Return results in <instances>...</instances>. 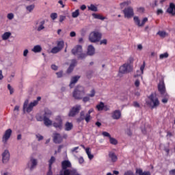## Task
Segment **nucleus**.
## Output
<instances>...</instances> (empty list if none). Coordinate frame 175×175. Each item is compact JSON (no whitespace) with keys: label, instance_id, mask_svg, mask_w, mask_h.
Listing matches in <instances>:
<instances>
[{"label":"nucleus","instance_id":"nucleus-1","mask_svg":"<svg viewBox=\"0 0 175 175\" xmlns=\"http://www.w3.org/2000/svg\"><path fill=\"white\" fill-rule=\"evenodd\" d=\"M131 72H132V60L130 59L120 67L118 76L122 77V75H128Z\"/></svg>","mask_w":175,"mask_h":175},{"label":"nucleus","instance_id":"nucleus-2","mask_svg":"<svg viewBox=\"0 0 175 175\" xmlns=\"http://www.w3.org/2000/svg\"><path fill=\"white\" fill-rule=\"evenodd\" d=\"M149 100L146 102L148 106L150 107V109H157L158 106H159L160 103H159V99L157 96L156 94L152 93L149 96H148Z\"/></svg>","mask_w":175,"mask_h":175},{"label":"nucleus","instance_id":"nucleus-3","mask_svg":"<svg viewBox=\"0 0 175 175\" xmlns=\"http://www.w3.org/2000/svg\"><path fill=\"white\" fill-rule=\"evenodd\" d=\"M129 2H124L120 3V8L123 10L125 18H132V7L129 6Z\"/></svg>","mask_w":175,"mask_h":175},{"label":"nucleus","instance_id":"nucleus-4","mask_svg":"<svg viewBox=\"0 0 175 175\" xmlns=\"http://www.w3.org/2000/svg\"><path fill=\"white\" fill-rule=\"evenodd\" d=\"M72 54L77 55L78 59H84L87 57V53H83V46L81 45H77L72 50Z\"/></svg>","mask_w":175,"mask_h":175},{"label":"nucleus","instance_id":"nucleus-5","mask_svg":"<svg viewBox=\"0 0 175 175\" xmlns=\"http://www.w3.org/2000/svg\"><path fill=\"white\" fill-rule=\"evenodd\" d=\"M38 105V101L34 100L29 103V100L27 99L25 100L23 104V113H31L33 109V107Z\"/></svg>","mask_w":175,"mask_h":175},{"label":"nucleus","instance_id":"nucleus-6","mask_svg":"<svg viewBox=\"0 0 175 175\" xmlns=\"http://www.w3.org/2000/svg\"><path fill=\"white\" fill-rule=\"evenodd\" d=\"M72 95L75 99H83V96L85 95V90H84V87L77 86L75 88Z\"/></svg>","mask_w":175,"mask_h":175},{"label":"nucleus","instance_id":"nucleus-7","mask_svg":"<svg viewBox=\"0 0 175 175\" xmlns=\"http://www.w3.org/2000/svg\"><path fill=\"white\" fill-rule=\"evenodd\" d=\"M102 39V33L98 31H93L89 36V40L92 43H96V42H99Z\"/></svg>","mask_w":175,"mask_h":175},{"label":"nucleus","instance_id":"nucleus-8","mask_svg":"<svg viewBox=\"0 0 175 175\" xmlns=\"http://www.w3.org/2000/svg\"><path fill=\"white\" fill-rule=\"evenodd\" d=\"M63 120L61 116H56L54 122H53V126L56 128V129H62Z\"/></svg>","mask_w":175,"mask_h":175},{"label":"nucleus","instance_id":"nucleus-9","mask_svg":"<svg viewBox=\"0 0 175 175\" xmlns=\"http://www.w3.org/2000/svg\"><path fill=\"white\" fill-rule=\"evenodd\" d=\"M36 166H38V159L33 157L30 158L27 163V169L32 172L33 169H36Z\"/></svg>","mask_w":175,"mask_h":175},{"label":"nucleus","instance_id":"nucleus-10","mask_svg":"<svg viewBox=\"0 0 175 175\" xmlns=\"http://www.w3.org/2000/svg\"><path fill=\"white\" fill-rule=\"evenodd\" d=\"M62 49H64V41H59L57 42V46L53 47L51 49V53H52V54H57V53H59Z\"/></svg>","mask_w":175,"mask_h":175},{"label":"nucleus","instance_id":"nucleus-11","mask_svg":"<svg viewBox=\"0 0 175 175\" xmlns=\"http://www.w3.org/2000/svg\"><path fill=\"white\" fill-rule=\"evenodd\" d=\"M12 129H8L5 131L2 137V142L4 143V144H6V143H8V140L10 139V137L12 136Z\"/></svg>","mask_w":175,"mask_h":175},{"label":"nucleus","instance_id":"nucleus-12","mask_svg":"<svg viewBox=\"0 0 175 175\" xmlns=\"http://www.w3.org/2000/svg\"><path fill=\"white\" fill-rule=\"evenodd\" d=\"M3 163H8L10 159V152L9 150H5L1 154Z\"/></svg>","mask_w":175,"mask_h":175},{"label":"nucleus","instance_id":"nucleus-13","mask_svg":"<svg viewBox=\"0 0 175 175\" xmlns=\"http://www.w3.org/2000/svg\"><path fill=\"white\" fill-rule=\"evenodd\" d=\"M81 110V105H76L74 107L72 108V109L70 111V113L68 114L69 117H75L79 111Z\"/></svg>","mask_w":175,"mask_h":175},{"label":"nucleus","instance_id":"nucleus-14","mask_svg":"<svg viewBox=\"0 0 175 175\" xmlns=\"http://www.w3.org/2000/svg\"><path fill=\"white\" fill-rule=\"evenodd\" d=\"M158 90L161 95H165L166 93V87L165 86V82L161 81L158 84Z\"/></svg>","mask_w":175,"mask_h":175},{"label":"nucleus","instance_id":"nucleus-15","mask_svg":"<svg viewBox=\"0 0 175 175\" xmlns=\"http://www.w3.org/2000/svg\"><path fill=\"white\" fill-rule=\"evenodd\" d=\"M133 20L135 24L138 25V27H143V25H144V24H146L148 21V18H144L142 23H140V19H139V17L137 16H134Z\"/></svg>","mask_w":175,"mask_h":175},{"label":"nucleus","instance_id":"nucleus-16","mask_svg":"<svg viewBox=\"0 0 175 175\" xmlns=\"http://www.w3.org/2000/svg\"><path fill=\"white\" fill-rule=\"evenodd\" d=\"M69 167H72V163L69 160H64L62 162V170H68Z\"/></svg>","mask_w":175,"mask_h":175},{"label":"nucleus","instance_id":"nucleus-17","mask_svg":"<svg viewBox=\"0 0 175 175\" xmlns=\"http://www.w3.org/2000/svg\"><path fill=\"white\" fill-rule=\"evenodd\" d=\"M53 142L56 144H59V143L62 142V137L59 133H55L53 134Z\"/></svg>","mask_w":175,"mask_h":175},{"label":"nucleus","instance_id":"nucleus-18","mask_svg":"<svg viewBox=\"0 0 175 175\" xmlns=\"http://www.w3.org/2000/svg\"><path fill=\"white\" fill-rule=\"evenodd\" d=\"M167 13L172 14V16H175V5L173 3L170 4L169 8L167 9Z\"/></svg>","mask_w":175,"mask_h":175},{"label":"nucleus","instance_id":"nucleus-19","mask_svg":"<svg viewBox=\"0 0 175 175\" xmlns=\"http://www.w3.org/2000/svg\"><path fill=\"white\" fill-rule=\"evenodd\" d=\"M111 118L113 120H120L121 118V111L115 110L111 114Z\"/></svg>","mask_w":175,"mask_h":175},{"label":"nucleus","instance_id":"nucleus-20","mask_svg":"<svg viewBox=\"0 0 175 175\" xmlns=\"http://www.w3.org/2000/svg\"><path fill=\"white\" fill-rule=\"evenodd\" d=\"M76 65H77V60L72 59L71 64H70L68 69L67 70L68 73H71L72 72L73 69H75V66H76Z\"/></svg>","mask_w":175,"mask_h":175},{"label":"nucleus","instance_id":"nucleus-21","mask_svg":"<svg viewBox=\"0 0 175 175\" xmlns=\"http://www.w3.org/2000/svg\"><path fill=\"white\" fill-rule=\"evenodd\" d=\"M45 23L46 21H44V20H42L37 23V25H38L37 27V31H38V32H40V31H42V29H44Z\"/></svg>","mask_w":175,"mask_h":175},{"label":"nucleus","instance_id":"nucleus-22","mask_svg":"<svg viewBox=\"0 0 175 175\" xmlns=\"http://www.w3.org/2000/svg\"><path fill=\"white\" fill-rule=\"evenodd\" d=\"M95 54V48L92 45H89L88 47V52L86 55L92 56Z\"/></svg>","mask_w":175,"mask_h":175},{"label":"nucleus","instance_id":"nucleus-23","mask_svg":"<svg viewBox=\"0 0 175 175\" xmlns=\"http://www.w3.org/2000/svg\"><path fill=\"white\" fill-rule=\"evenodd\" d=\"M43 121L45 126H51L53 125V121L46 116H44Z\"/></svg>","mask_w":175,"mask_h":175},{"label":"nucleus","instance_id":"nucleus-24","mask_svg":"<svg viewBox=\"0 0 175 175\" xmlns=\"http://www.w3.org/2000/svg\"><path fill=\"white\" fill-rule=\"evenodd\" d=\"M79 79H80V77H79V76H75L71 79V81L70 83V88H73L75 84H76V83H77V81H79Z\"/></svg>","mask_w":175,"mask_h":175},{"label":"nucleus","instance_id":"nucleus-25","mask_svg":"<svg viewBox=\"0 0 175 175\" xmlns=\"http://www.w3.org/2000/svg\"><path fill=\"white\" fill-rule=\"evenodd\" d=\"M136 173L138 175H151V172H150V171L143 172V170L140 168L136 170Z\"/></svg>","mask_w":175,"mask_h":175},{"label":"nucleus","instance_id":"nucleus-26","mask_svg":"<svg viewBox=\"0 0 175 175\" xmlns=\"http://www.w3.org/2000/svg\"><path fill=\"white\" fill-rule=\"evenodd\" d=\"M109 157L111 162H117V161L118 159L116 153H114L113 152H109Z\"/></svg>","mask_w":175,"mask_h":175},{"label":"nucleus","instance_id":"nucleus-27","mask_svg":"<svg viewBox=\"0 0 175 175\" xmlns=\"http://www.w3.org/2000/svg\"><path fill=\"white\" fill-rule=\"evenodd\" d=\"M64 126H65V131H72V129H73V124L69 122H66Z\"/></svg>","mask_w":175,"mask_h":175},{"label":"nucleus","instance_id":"nucleus-28","mask_svg":"<svg viewBox=\"0 0 175 175\" xmlns=\"http://www.w3.org/2000/svg\"><path fill=\"white\" fill-rule=\"evenodd\" d=\"M10 36H12V33L10 32H5L2 36V40H8V39H9L10 38Z\"/></svg>","mask_w":175,"mask_h":175},{"label":"nucleus","instance_id":"nucleus-29","mask_svg":"<svg viewBox=\"0 0 175 175\" xmlns=\"http://www.w3.org/2000/svg\"><path fill=\"white\" fill-rule=\"evenodd\" d=\"M31 51H33V53H40V51H42V46H40V45H36L31 49Z\"/></svg>","mask_w":175,"mask_h":175},{"label":"nucleus","instance_id":"nucleus-30","mask_svg":"<svg viewBox=\"0 0 175 175\" xmlns=\"http://www.w3.org/2000/svg\"><path fill=\"white\" fill-rule=\"evenodd\" d=\"M88 10H91L92 12H98V7L95 6L94 4H91L88 6Z\"/></svg>","mask_w":175,"mask_h":175},{"label":"nucleus","instance_id":"nucleus-31","mask_svg":"<svg viewBox=\"0 0 175 175\" xmlns=\"http://www.w3.org/2000/svg\"><path fill=\"white\" fill-rule=\"evenodd\" d=\"M33 9H35L34 4H31L26 7V10L29 12V13H31V12L33 11Z\"/></svg>","mask_w":175,"mask_h":175},{"label":"nucleus","instance_id":"nucleus-32","mask_svg":"<svg viewBox=\"0 0 175 175\" xmlns=\"http://www.w3.org/2000/svg\"><path fill=\"white\" fill-rule=\"evenodd\" d=\"M54 162H55V157H51V159H49V169H52V165L53 163H54Z\"/></svg>","mask_w":175,"mask_h":175},{"label":"nucleus","instance_id":"nucleus-33","mask_svg":"<svg viewBox=\"0 0 175 175\" xmlns=\"http://www.w3.org/2000/svg\"><path fill=\"white\" fill-rule=\"evenodd\" d=\"M52 114L53 113L51 112V111H50V109H45L44 117H46L47 118H49V117H51Z\"/></svg>","mask_w":175,"mask_h":175},{"label":"nucleus","instance_id":"nucleus-34","mask_svg":"<svg viewBox=\"0 0 175 175\" xmlns=\"http://www.w3.org/2000/svg\"><path fill=\"white\" fill-rule=\"evenodd\" d=\"M80 16V10H76L75 12L72 13V17L73 18H77V16Z\"/></svg>","mask_w":175,"mask_h":175},{"label":"nucleus","instance_id":"nucleus-35","mask_svg":"<svg viewBox=\"0 0 175 175\" xmlns=\"http://www.w3.org/2000/svg\"><path fill=\"white\" fill-rule=\"evenodd\" d=\"M104 106H105V103L101 102L100 103V104L97 105L96 107L97 110H98V111H102V110H103Z\"/></svg>","mask_w":175,"mask_h":175},{"label":"nucleus","instance_id":"nucleus-36","mask_svg":"<svg viewBox=\"0 0 175 175\" xmlns=\"http://www.w3.org/2000/svg\"><path fill=\"white\" fill-rule=\"evenodd\" d=\"M125 133L128 135V136H131L132 135V127H131V125L127 126Z\"/></svg>","mask_w":175,"mask_h":175},{"label":"nucleus","instance_id":"nucleus-37","mask_svg":"<svg viewBox=\"0 0 175 175\" xmlns=\"http://www.w3.org/2000/svg\"><path fill=\"white\" fill-rule=\"evenodd\" d=\"M85 151L89 159H92L94 158V156L91 154V151L90 150V148H87L85 149Z\"/></svg>","mask_w":175,"mask_h":175},{"label":"nucleus","instance_id":"nucleus-38","mask_svg":"<svg viewBox=\"0 0 175 175\" xmlns=\"http://www.w3.org/2000/svg\"><path fill=\"white\" fill-rule=\"evenodd\" d=\"M163 96H165V98L161 100V102L163 103H167V101L169 100V95H167V93L163 95Z\"/></svg>","mask_w":175,"mask_h":175},{"label":"nucleus","instance_id":"nucleus-39","mask_svg":"<svg viewBox=\"0 0 175 175\" xmlns=\"http://www.w3.org/2000/svg\"><path fill=\"white\" fill-rule=\"evenodd\" d=\"M85 118V115L84 113V111H81L80 113V118L77 119V121L80 122L81 121H83Z\"/></svg>","mask_w":175,"mask_h":175},{"label":"nucleus","instance_id":"nucleus-40","mask_svg":"<svg viewBox=\"0 0 175 175\" xmlns=\"http://www.w3.org/2000/svg\"><path fill=\"white\" fill-rule=\"evenodd\" d=\"M92 16L94 18H97L98 20H105V17L100 14H93Z\"/></svg>","mask_w":175,"mask_h":175},{"label":"nucleus","instance_id":"nucleus-41","mask_svg":"<svg viewBox=\"0 0 175 175\" xmlns=\"http://www.w3.org/2000/svg\"><path fill=\"white\" fill-rule=\"evenodd\" d=\"M169 57V53H167V52L164 53L163 54H161L159 55V59H163L164 58H167Z\"/></svg>","mask_w":175,"mask_h":175},{"label":"nucleus","instance_id":"nucleus-42","mask_svg":"<svg viewBox=\"0 0 175 175\" xmlns=\"http://www.w3.org/2000/svg\"><path fill=\"white\" fill-rule=\"evenodd\" d=\"M109 142H110L111 144H113L114 146H116V144H117L118 143L117 142V139H116L115 138H113L111 137L109 138Z\"/></svg>","mask_w":175,"mask_h":175},{"label":"nucleus","instance_id":"nucleus-43","mask_svg":"<svg viewBox=\"0 0 175 175\" xmlns=\"http://www.w3.org/2000/svg\"><path fill=\"white\" fill-rule=\"evenodd\" d=\"M84 120L86 121V122H90L91 120V115H90V113H86Z\"/></svg>","mask_w":175,"mask_h":175},{"label":"nucleus","instance_id":"nucleus-44","mask_svg":"<svg viewBox=\"0 0 175 175\" xmlns=\"http://www.w3.org/2000/svg\"><path fill=\"white\" fill-rule=\"evenodd\" d=\"M157 35H159V36H161V38H165L166 36V32L165 31H159L157 33Z\"/></svg>","mask_w":175,"mask_h":175},{"label":"nucleus","instance_id":"nucleus-45","mask_svg":"<svg viewBox=\"0 0 175 175\" xmlns=\"http://www.w3.org/2000/svg\"><path fill=\"white\" fill-rule=\"evenodd\" d=\"M144 68H146V62L144 61L142 65L140 67L142 75L144 73Z\"/></svg>","mask_w":175,"mask_h":175},{"label":"nucleus","instance_id":"nucleus-46","mask_svg":"<svg viewBox=\"0 0 175 175\" xmlns=\"http://www.w3.org/2000/svg\"><path fill=\"white\" fill-rule=\"evenodd\" d=\"M7 18L8 20H13L14 18V14L13 13H9L7 14Z\"/></svg>","mask_w":175,"mask_h":175},{"label":"nucleus","instance_id":"nucleus-47","mask_svg":"<svg viewBox=\"0 0 175 175\" xmlns=\"http://www.w3.org/2000/svg\"><path fill=\"white\" fill-rule=\"evenodd\" d=\"M88 96H90V98H94L95 96V90H92L90 92V94H88Z\"/></svg>","mask_w":175,"mask_h":175},{"label":"nucleus","instance_id":"nucleus-48","mask_svg":"<svg viewBox=\"0 0 175 175\" xmlns=\"http://www.w3.org/2000/svg\"><path fill=\"white\" fill-rule=\"evenodd\" d=\"M102 135L105 137H109V139L111 137V136L110 135V133H107L106 131L103 132Z\"/></svg>","mask_w":175,"mask_h":175},{"label":"nucleus","instance_id":"nucleus-49","mask_svg":"<svg viewBox=\"0 0 175 175\" xmlns=\"http://www.w3.org/2000/svg\"><path fill=\"white\" fill-rule=\"evenodd\" d=\"M57 17H58V14L57 13H52L51 14V18H52V20H55L57 18Z\"/></svg>","mask_w":175,"mask_h":175},{"label":"nucleus","instance_id":"nucleus-50","mask_svg":"<svg viewBox=\"0 0 175 175\" xmlns=\"http://www.w3.org/2000/svg\"><path fill=\"white\" fill-rule=\"evenodd\" d=\"M134 85L136 87V88H139V87L140 85V80L136 79L135 83H134Z\"/></svg>","mask_w":175,"mask_h":175},{"label":"nucleus","instance_id":"nucleus-51","mask_svg":"<svg viewBox=\"0 0 175 175\" xmlns=\"http://www.w3.org/2000/svg\"><path fill=\"white\" fill-rule=\"evenodd\" d=\"M65 20H66V16L63 15L59 16V23H62L63 21H65Z\"/></svg>","mask_w":175,"mask_h":175},{"label":"nucleus","instance_id":"nucleus-52","mask_svg":"<svg viewBox=\"0 0 175 175\" xmlns=\"http://www.w3.org/2000/svg\"><path fill=\"white\" fill-rule=\"evenodd\" d=\"M8 89L10 91V94L12 95V94H13V92H14V90H13V88H12V86L10 85V84L8 85Z\"/></svg>","mask_w":175,"mask_h":175},{"label":"nucleus","instance_id":"nucleus-53","mask_svg":"<svg viewBox=\"0 0 175 175\" xmlns=\"http://www.w3.org/2000/svg\"><path fill=\"white\" fill-rule=\"evenodd\" d=\"M36 137L38 139V142L43 140V136H42L40 134H36Z\"/></svg>","mask_w":175,"mask_h":175},{"label":"nucleus","instance_id":"nucleus-54","mask_svg":"<svg viewBox=\"0 0 175 175\" xmlns=\"http://www.w3.org/2000/svg\"><path fill=\"white\" fill-rule=\"evenodd\" d=\"M83 102H84L85 103L87 102H90V96L88 95V96L83 97Z\"/></svg>","mask_w":175,"mask_h":175},{"label":"nucleus","instance_id":"nucleus-55","mask_svg":"<svg viewBox=\"0 0 175 175\" xmlns=\"http://www.w3.org/2000/svg\"><path fill=\"white\" fill-rule=\"evenodd\" d=\"M100 44H104L106 46L107 44V39H103L100 42Z\"/></svg>","mask_w":175,"mask_h":175},{"label":"nucleus","instance_id":"nucleus-56","mask_svg":"<svg viewBox=\"0 0 175 175\" xmlns=\"http://www.w3.org/2000/svg\"><path fill=\"white\" fill-rule=\"evenodd\" d=\"M157 14L159 16V14H163V10L162 9L157 10Z\"/></svg>","mask_w":175,"mask_h":175},{"label":"nucleus","instance_id":"nucleus-57","mask_svg":"<svg viewBox=\"0 0 175 175\" xmlns=\"http://www.w3.org/2000/svg\"><path fill=\"white\" fill-rule=\"evenodd\" d=\"M103 110H104L105 111H109V110H110V108L107 105H104Z\"/></svg>","mask_w":175,"mask_h":175},{"label":"nucleus","instance_id":"nucleus-58","mask_svg":"<svg viewBox=\"0 0 175 175\" xmlns=\"http://www.w3.org/2000/svg\"><path fill=\"white\" fill-rule=\"evenodd\" d=\"M51 69H53V70H58V66H57L56 65L53 64L51 66Z\"/></svg>","mask_w":175,"mask_h":175},{"label":"nucleus","instance_id":"nucleus-59","mask_svg":"<svg viewBox=\"0 0 175 175\" xmlns=\"http://www.w3.org/2000/svg\"><path fill=\"white\" fill-rule=\"evenodd\" d=\"M70 36L71 38H75V36H76V32H75V31H71V32L70 33Z\"/></svg>","mask_w":175,"mask_h":175},{"label":"nucleus","instance_id":"nucleus-60","mask_svg":"<svg viewBox=\"0 0 175 175\" xmlns=\"http://www.w3.org/2000/svg\"><path fill=\"white\" fill-rule=\"evenodd\" d=\"M28 53H29L28 49H25V50L23 51V56H24V57H27V55H28Z\"/></svg>","mask_w":175,"mask_h":175},{"label":"nucleus","instance_id":"nucleus-61","mask_svg":"<svg viewBox=\"0 0 175 175\" xmlns=\"http://www.w3.org/2000/svg\"><path fill=\"white\" fill-rule=\"evenodd\" d=\"M56 75H57V77L59 78V77H62L63 73L62 71H60V72H56Z\"/></svg>","mask_w":175,"mask_h":175},{"label":"nucleus","instance_id":"nucleus-62","mask_svg":"<svg viewBox=\"0 0 175 175\" xmlns=\"http://www.w3.org/2000/svg\"><path fill=\"white\" fill-rule=\"evenodd\" d=\"M52 168H49V172H47L46 175H53V171H51Z\"/></svg>","mask_w":175,"mask_h":175},{"label":"nucleus","instance_id":"nucleus-63","mask_svg":"<svg viewBox=\"0 0 175 175\" xmlns=\"http://www.w3.org/2000/svg\"><path fill=\"white\" fill-rule=\"evenodd\" d=\"M170 174L175 175V169L170 170Z\"/></svg>","mask_w":175,"mask_h":175},{"label":"nucleus","instance_id":"nucleus-64","mask_svg":"<svg viewBox=\"0 0 175 175\" xmlns=\"http://www.w3.org/2000/svg\"><path fill=\"white\" fill-rule=\"evenodd\" d=\"M124 175H132V171H127L124 173Z\"/></svg>","mask_w":175,"mask_h":175}]
</instances>
